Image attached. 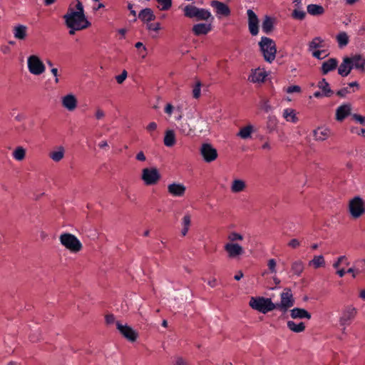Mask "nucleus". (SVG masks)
Listing matches in <instances>:
<instances>
[{
	"mask_svg": "<svg viewBox=\"0 0 365 365\" xmlns=\"http://www.w3.org/2000/svg\"><path fill=\"white\" fill-rule=\"evenodd\" d=\"M349 211L351 216L357 219L365 213V202L359 196H355L349 200Z\"/></svg>",
	"mask_w": 365,
	"mask_h": 365,
	"instance_id": "6e6552de",
	"label": "nucleus"
},
{
	"mask_svg": "<svg viewBox=\"0 0 365 365\" xmlns=\"http://www.w3.org/2000/svg\"><path fill=\"white\" fill-rule=\"evenodd\" d=\"M163 142L167 147H172L175 145V135L173 130H169L165 132Z\"/></svg>",
	"mask_w": 365,
	"mask_h": 365,
	"instance_id": "f704fd0d",
	"label": "nucleus"
},
{
	"mask_svg": "<svg viewBox=\"0 0 365 365\" xmlns=\"http://www.w3.org/2000/svg\"><path fill=\"white\" fill-rule=\"evenodd\" d=\"M352 118L358 123H359L361 125L365 124V117L363 115L354 113L352 115Z\"/></svg>",
	"mask_w": 365,
	"mask_h": 365,
	"instance_id": "13d9d810",
	"label": "nucleus"
},
{
	"mask_svg": "<svg viewBox=\"0 0 365 365\" xmlns=\"http://www.w3.org/2000/svg\"><path fill=\"white\" fill-rule=\"evenodd\" d=\"M128 76V73L125 70H123L122 73L115 76V79L118 83L121 84L124 82V81L126 79Z\"/></svg>",
	"mask_w": 365,
	"mask_h": 365,
	"instance_id": "603ef678",
	"label": "nucleus"
},
{
	"mask_svg": "<svg viewBox=\"0 0 365 365\" xmlns=\"http://www.w3.org/2000/svg\"><path fill=\"white\" fill-rule=\"evenodd\" d=\"M259 107L265 113H269L272 110V107L269 103V101L265 98H263L260 101Z\"/></svg>",
	"mask_w": 365,
	"mask_h": 365,
	"instance_id": "49530a36",
	"label": "nucleus"
},
{
	"mask_svg": "<svg viewBox=\"0 0 365 365\" xmlns=\"http://www.w3.org/2000/svg\"><path fill=\"white\" fill-rule=\"evenodd\" d=\"M186 191V187L179 182H173L168 185V193L175 197H181L184 196Z\"/></svg>",
	"mask_w": 365,
	"mask_h": 365,
	"instance_id": "dca6fc26",
	"label": "nucleus"
},
{
	"mask_svg": "<svg viewBox=\"0 0 365 365\" xmlns=\"http://www.w3.org/2000/svg\"><path fill=\"white\" fill-rule=\"evenodd\" d=\"M351 61L349 57H344L341 64L337 66L338 74L341 77H346L349 76L352 70Z\"/></svg>",
	"mask_w": 365,
	"mask_h": 365,
	"instance_id": "aec40b11",
	"label": "nucleus"
},
{
	"mask_svg": "<svg viewBox=\"0 0 365 365\" xmlns=\"http://www.w3.org/2000/svg\"><path fill=\"white\" fill-rule=\"evenodd\" d=\"M247 14L248 16L249 31L252 36H256L259 32L258 17L252 9H248L247 11Z\"/></svg>",
	"mask_w": 365,
	"mask_h": 365,
	"instance_id": "4468645a",
	"label": "nucleus"
},
{
	"mask_svg": "<svg viewBox=\"0 0 365 365\" xmlns=\"http://www.w3.org/2000/svg\"><path fill=\"white\" fill-rule=\"evenodd\" d=\"M260 50L266 61L272 63L276 57L277 48L274 41L270 38L263 36L259 42Z\"/></svg>",
	"mask_w": 365,
	"mask_h": 365,
	"instance_id": "f03ea898",
	"label": "nucleus"
},
{
	"mask_svg": "<svg viewBox=\"0 0 365 365\" xmlns=\"http://www.w3.org/2000/svg\"><path fill=\"white\" fill-rule=\"evenodd\" d=\"M212 30L210 24L200 23L192 26V31L196 36L205 35Z\"/></svg>",
	"mask_w": 365,
	"mask_h": 365,
	"instance_id": "5701e85b",
	"label": "nucleus"
},
{
	"mask_svg": "<svg viewBox=\"0 0 365 365\" xmlns=\"http://www.w3.org/2000/svg\"><path fill=\"white\" fill-rule=\"evenodd\" d=\"M276 308L282 313H286L287 310L294 306V299L291 289L285 288L280 294V302L274 303Z\"/></svg>",
	"mask_w": 365,
	"mask_h": 365,
	"instance_id": "0eeeda50",
	"label": "nucleus"
},
{
	"mask_svg": "<svg viewBox=\"0 0 365 365\" xmlns=\"http://www.w3.org/2000/svg\"><path fill=\"white\" fill-rule=\"evenodd\" d=\"M160 177V174L156 168H146L142 170L141 179L146 185L157 184Z\"/></svg>",
	"mask_w": 365,
	"mask_h": 365,
	"instance_id": "9d476101",
	"label": "nucleus"
},
{
	"mask_svg": "<svg viewBox=\"0 0 365 365\" xmlns=\"http://www.w3.org/2000/svg\"><path fill=\"white\" fill-rule=\"evenodd\" d=\"M95 117L97 120H101L103 118L105 117L104 111L101 108H98L96 111Z\"/></svg>",
	"mask_w": 365,
	"mask_h": 365,
	"instance_id": "bf43d9fd",
	"label": "nucleus"
},
{
	"mask_svg": "<svg viewBox=\"0 0 365 365\" xmlns=\"http://www.w3.org/2000/svg\"><path fill=\"white\" fill-rule=\"evenodd\" d=\"M301 91V88L299 86H289L286 89V92L288 93H299Z\"/></svg>",
	"mask_w": 365,
	"mask_h": 365,
	"instance_id": "4d7b16f0",
	"label": "nucleus"
},
{
	"mask_svg": "<svg viewBox=\"0 0 365 365\" xmlns=\"http://www.w3.org/2000/svg\"><path fill=\"white\" fill-rule=\"evenodd\" d=\"M224 250L230 259L237 258L245 253L244 248L238 243L227 242L224 245Z\"/></svg>",
	"mask_w": 365,
	"mask_h": 365,
	"instance_id": "f8f14e48",
	"label": "nucleus"
},
{
	"mask_svg": "<svg viewBox=\"0 0 365 365\" xmlns=\"http://www.w3.org/2000/svg\"><path fill=\"white\" fill-rule=\"evenodd\" d=\"M65 149L63 146H58L53 150L49 153V158L54 162H60L64 157Z\"/></svg>",
	"mask_w": 365,
	"mask_h": 365,
	"instance_id": "cd10ccee",
	"label": "nucleus"
},
{
	"mask_svg": "<svg viewBox=\"0 0 365 365\" xmlns=\"http://www.w3.org/2000/svg\"><path fill=\"white\" fill-rule=\"evenodd\" d=\"M344 263L346 265H349V262L345 256H340L337 260L333 264V267L337 269L341 264Z\"/></svg>",
	"mask_w": 365,
	"mask_h": 365,
	"instance_id": "3c124183",
	"label": "nucleus"
},
{
	"mask_svg": "<svg viewBox=\"0 0 365 365\" xmlns=\"http://www.w3.org/2000/svg\"><path fill=\"white\" fill-rule=\"evenodd\" d=\"M106 322L108 324H111L115 322V317L113 314H107L106 316Z\"/></svg>",
	"mask_w": 365,
	"mask_h": 365,
	"instance_id": "0e129e2a",
	"label": "nucleus"
},
{
	"mask_svg": "<svg viewBox=\"0 0 365 365\" xmlns=\"http://www.w3.org/2000/svg\"><path fill=\"white\" fill-rule=\"evenodd\" d=\"M304 269V264L300 260L297 259L292 262L291 272L293 275L300 277Z\"/></svg>",
	"mask_w": 365,
	"mask_h": 365,
	"instance_id": "c756f323",
	"label": "nucleus"
},
{
	"mask_svg": "<svg viewBox=\"0 0 365 365\" xmlns=\"http://www.w3.org/2000/svg\"><path fill=\"white\" fill-rule=\"evenodd\" d=\"M173 111V106L170 103H168L165 108V112L170 115Z\"/></svg>",
	"mask_w": 365,
	"mask_h": 365,
	"instance_id": "338daca9",
	"label": "nucleus"
},
{
	"mask_svg": "<svg viewBox=\"0 0 365 365\" xmlns=\"http://www.w3.org/2000/svg\"><path fill=\"white\" fill-rule=\"evenodd\" d=\"M51 72L52 73V75L54 77V81L56 83H58L59 82V78H58V69L56 68H52L51 69Z\"/></svg>",
	"mask_w": 365,
	"mask_h": 365,
	"instance_id": "680f3d73",
	"label": "nucleus"
},
{
	"mask_svg": "<svg viewBox=\"0 0 365 365\" xmlns=\"http://www.w3.org/2000/svg\"><path fill=\"white\" fill-rule=\"evenodd\" d=\"M283 118L287 122H292L296 123L298 121L295 110L292 108H286L283 110Z\"/></svg>",
	"mask_w": 365,
	"mask_h": 365,
	"instance_id": "2f4dec72",
	"label": "nucleus"
},
{
	"mask_svg": "<svg viewBox=\"0 0 365 365\" xmlns=\"http://www.w3.org/2000/svg\"><path fill=\"white\" fill-rule=\"evenodd\" d=\"M147 28L150 31H158L160 29V24L158 22L148 24Z\"/></svg>",
	"mask_w": 365,
	"mask_h": 365,
	"instance_id": "6e6d98bb",
	"label": "nucleus"
},
{
	"mask_svg": "<svg viewBox=\"0 0 365 365\" xmlns=\"http://www.w3.org/2000/svg\"><path fill=\"white\" fill-rule=\"evenodd\" d=\"M357 315V309L353 305L345 306L340 314L339 323L343 327L342 331L344 333L346 328L349 326Z\"/></svg>",
	"mask_w": 365,
	"mask_h": 365,
	"instance_id": "39448f33",
	"label": "nucleus"
},
{
	"mask_svg": "<svg viewBox=\"0 0 365 365\" xmlns=\"http://www.w3.org/2000/svg\"><path fill=\"white\" fill-rule=\"evenodd\" d=\"M200 154L204 160L207 163H211L217 158V150L210 143H203L200 148Z\"/></svg>",
	"mask_w": 365,
	"mask_h": 365,
	"instance_id": "9b49d317",
	"label": "nucleus"
},
{
	"mask_svg": "<svg viewBox=\"0 0 365 365\" xmlns=\"http://www.w3.org/2000/svg\"><path fill=\"white\" fill-rule=\"evenodd\" d=\"M61 104L67 110L72 112L77 108L78 101L73 94L69 93L61 98Z\"/></svg>",
	"mask_w": 365,
	"mask_h": 365,
	"instance_id": "2eb2a0df",
	"label": "nucleus"
},
{
	"mask_svg": "<svg viewBox=\"0 0 365 365\" xmlns=\"http://www.w3.org/2000/svg\"><path fill=\"white\" fill-rule=\"evenodd\" d=\"M116 328L120 333L128 341H135L138 337V333L130 326L122 324L120 322H116Z\"/></svg>",
	"mask_w": 365,
	"mask_h": 365,
	"instance_id": "ddd939ff",
	"label": "nucleus"
},
{
	"mask_svg": "<svg viewBox=\"0 0 365 365\" xmlns=\"http://www.w3.org/2000/svg\"><path fill=\"white\" fill-rule=\"evenodd\" d=\"M61 244L72 253L80 252L83 245L80 240L73 234L62 233L59 237Z\"/></svg>",
	"mask_w": 365,
	"mask_h": 365,
	"instance_id": "20e7f679",
	"label": "nucleus"
},
{
	"mask_svg": "<svg viewBox=\"0 0 365 365\" xmlns=\"http://www.w3.org/2000/svg\"><path fill=\"white\" fill-rule=\"evenodd\" d=\"M191 224V216L189 213H187L184 215L182 219V229L181 230V235L182 236H185L189 230L190 226Z\"/></svg>",
	"mask_w": 365,
	"mask_h": 365,
	"instance_id": "4c0bfd02",
	"label": "nucleus"
},
{
	"mask_svg": "<svg viewBox=\"0 0 365 365\" xmlns=\"http://www.w3.org/2000/svg\"><path fill=\"white\" fill-rule=\"evenodd\" d=\"M338 60L335 58H329L322 63L321 71L323 75H327L331 71H334L338 66Z\"/></svg>",
	"mask_w": 365,
	"mask_h": 365,
	"instance_id": "412c9836",
	"label": "nucleus"
},
{
	"mask_svg": "<svg viewBox=\"0 0 365 365\" xmlns=\"http://www.w3.org/2000/svg\"><path fill=\"white\" fill-rule=\"evenodd\" d=\"M0 51L4 54H9L11 53V48L8 45H2L0 47Z\"/></svg>",
	"mask_w": 365,
	"mask_h": 365,
	"instance_id": "e2e57ef3",
	"label": "nucleus"
},
{
	"mask_svg": "<svg viewBox=\"0 0 365 365\" xmlns=\"http://www.w3.org/2000/svg\"><path fill=\"white\" fill-rule=\"evenodd\" d=\"M157 128V124L155 122L150 123L147 126V130L149 132L155 130Z\"/></svg>",
	"mask_w": 365,
	"mask_h": 365,
	"instance_id": "69168bd1",
	"label": "nucleus"
},
{
	"mask_svg": "<svg viewBox=\"0 0 365 365\" xmlns=\"http://www.w3.org/2000/svg\"><path fill=\"white\" fill-rule=\"evenodd\" d=\"M300 241L296 238L292 239L288 243V246L292 249L298 248L300 246Z\"/></svg>",
	"mask_w": 365,
	"mask_h": 365,
	"instance_id": "5fc2aeb1",
	"label": "nucleus"
},
{
	"mask_svg": "<svg viewBox=\"0 0 365 365\" xmlns=\"http://www.w3.org/2000/svg\"><path fill=\"white\" fill-rule=\"evenodd\" d=\"M351 105L350 103H344L339 106L336 110V120L337 121L344 120L351 114Z\"/></svg>",
	"mask_w": 365,
	"mask_h": 365,
	"instance_id": "6ab92c4d",
	"label": "nucleus"
},
{
	"mask_svg": "<svg viewBox=\"0 0 365 365\" xmlns=\"http://www.w3.org/2000/svg\"><path fill=\"white\" fill-rule=\"evenodd\" d=\"M66 26L69 29V34H75L76 31L85 29L91 26L87 19L82 3L75 0L68 8L67 13L63 16Z\"/></svg>",
	"mask_w": 365,
	"mask_h": 365,
	"instance_id": "f257e3e1",
	"label": "nucleus"
},
{
	"mask_svg": "<svg viewBox=\"0 0 365 365\" xmlns=\"http://www.w3.org/2000/svg\"><path fill=\"white\" fill-rule=\"evenodd\" d=\"M28 28L22 24H17L14 26L12 32L15 38L24 41L27 37Z\"/></svg>",
	"mask_w": 365,
	"mask_h": 365,
	"instance_id": "4be33fe9",
	"label": "nucleus"
},
{
	"mask_svg": "<svg viewBox=\"0 0 365 365\" xmlns=\"http://www.w3.org/2000/svg\"><path fill=\"white\" fill-rule=\"evenodd\" d=\"M210 5L215 9L217 15L228 16L230 14L229 6L223 2L214 0L211 1Z\"/></svg>",
	"mask_w": 365,
	"mask_h": 365,
	"instance_id": "a211bd4d",
	"label": "nucleus"
},
{
	"mask_svg": "<svg viewBox=\"0 0 365 365\" xmlns=\"http://www.w3.org/2000/svg\"><path fill=\"white\" fill-rule=\"evenodd\" d=\"M175 365H187V364L182 358L178 357L175 360Z\"/></svg>",
	"mask_w": 365,
	"mask_h": 365,
	"instance_id": "774afa93",
	"label": "nucleus"
},
{
	"mask_svg": "<svg viewBox=\"0 0 365 365\" xmlns=\"http://www.w3.org/2000/svg\"><path fill=\"white\" fill-rule=\"evenodd\" d=\"M185 16L190 19L195 18L198 21H206L211 17V13L205 9L197 8L192 4H188L183 9Z\"/></svg>",
	"mask_w": 365,
	"mask_h": 365,
	"instance_id": "423d86ee",
	"label": "nucleus"
},
{
	"mask_svg": "<svg viewBox=\"0 0 365 365\" xmlns=\"http://www.w3.org/2000/svg\"><path fill=\"white\" fill-rule=\"evenodd\" d=\"M290 315L292 319H311V314L304 309L294 308L290 311Z\"/></svg>",
	"mask_w": 365,
	"mask_h": 365,
	"instance_id": "bb28decb",
	"label": "nucleus"
},
{
	"mask_svg": "<svg viewBox=\"0 0 365 365\" xmlns=\"http://www.w3.org/2000/svg\"><path fill=\"white\" fill-rule=\"evenodd\" d=\"M317 87L323 93L324 97H331L334 93V91L331 90L329 83L325 78H322L318 82Z\"/></svg>",
	"mask_w": 365,
	"mask_h": 365,
	"instance_id": "a878e982",
	"label": "nucleus"
},
{
	"mask_svg": "<svg viewBox=\"0 0 365 365\" xmlns=\"http://www.w3.org/2000/svg\"><path fill=\"white\" fill-rule=\"evenodd\" d=\"M273 19L269 16H265L262 24V31L266 34H269L273 29Z\"/></svg>",
	"mask_w": 365,
	"mask_h": 365,
	"instance_id": "c9c22d12",
	"label": "nucleus"
},
{
	"mask_svg": "<svg viewBox=\"0 0 365 365\" xmlns=\"http://www.w3.org/2000/svg\"><path fill=\"white\" fill-rule=\"evenodd\" d=\"M254 130V127L252 125H248L242 128L237 133V136L242 139H247L251 137V134Z\"/></svg>",
	"mask_w": 365,
	"mask_h": 365,
	"instance_id": "58836bf2",
	"label": "nucleus"
},
{
	"mask_svg": "<svg viewBox=\"0 0 365 365\" xmlns=\"http://www.w3.org/2000/svg\"><path fill=\"white\" fill-rule=\"evenodd\" d=\"M330 135L331 131L327 128L319 127L314 130V140L317 141H324L327 140Z\"/></svg>",
	"mask_w": 365,
	"mask_h": 365,
	"instance_id": "b1692460",
	"label": "nucleus"
},
{
	"mask_svg": "<svg viewBox=\"0 0 365 365\" xmlns=\"http://www.w3.org/2000/svg\"><path fill=\"white\" fill-rule=\"evenodd\" d=\"M268 272H264L263 275L266 274H276L277 273V262L274 259H269L267 262Z\"/></svg>",
	"mask_w": 365,
	"mask_h": 365,
	"instance_id": "c03bdc74",
	"label": "nucleus"
},
{
	"mask_svg": "<svg viewBox=\"0 0 365 365\" xmlns=\"http://www.w3.org/2000/svg\"><path fill=\"white\" fill-rule=\"evenodd\" d=\"M200 92H201V83L200 81H197L193 89H192V96L195 98H198L200 96Z\"/></svg>",
	"mask_w": 365,
	"mask_h": 365,
	"instance_id": "de8ad7c7",
	"label": "nucleus"
},
{
	"mask_svg": "<svg viewBox=\"0 0 365 365\" xmlns=\"http://www.w3.org/2000/svg\"><path fill=\"white\" fill-rule=\"evenodd\" d=\"M135 159L138 160V161H140V162H145L146 160V157L143 153V151H140L138 152L136 155H135Z\"/></svg>",
	"mask_w": 365,
	"mask_h": 365,
	"instance_id": "052dcab7",
	"label": "nucleus"
},
{
	"mask_svg": "<svg viewBox=\"0 0 365 365\" xmlns=\"http://www.w3.org/2000/svg\"><path fill=\"white\" fill-rule=\"evenodd\" d=\"M138 18L144 22H150L155 20V16L151 9L145 8L140 11Z\"/></svg>",
	"mask_w": 365,
	"mask_h": 365,
	"instance_id": "c85d7f7f",
	"label": "nucleus"
},
{
	"mask_svg": "<svg viewBox=\"0 0 365 365\" xmlns=\"http://www.w3.org/2000/svg\"><path fill=\"white\" fill-rule=\"evenodd\" d=\"M287 325L289 329L295 333L302 332L305 329V324L304 322L296 324L293 321H288Z\"/></svg>",
	"mask_w": 365,
	"mask_h": 365,
	"instance_id": "72a5a7b5",
	"label": "nucleus"
},
{
	"mask_svg": "<svg viewBox=\"0 0 365 365\" xmlns=\"http://www.w3.org/2000/svg\"><path fill=\"white\" fill-rule=\"evenodd\" d=\"M27 67L30 73L40 76L46 71L43 61L37 55H31L27 58Z\"/></svg>",
	"mask_w": 365,
	"mask_h": 365,
	"instance_id": "1a4fd4ad",
	"label": "nucleus"
},
{
	"mask_svg": "<svg viewBox=\"0 0 365 365\" xmlns=\"http://www.w3.org/2000/svg\"><path fill=\"white\" fill-rule=\"evenodd\" d=\"M266 76L265 72L258 68L252 71L249 76L248 80L252 83H262L264 82Z\"/></svg>",
	"mask_w": 365,
	"mask_h": 365,
	"instance_id": "393cba45",
	"label": "nucleus"
},
{
	"mask_svg": "<svg viewBox=\"0 0 365 365\" xmlns=\"http://www.w3.org/2000/svg\"><path fill=\"white\" fill-rule=\"evenodd\" d=\"M227 239L230 241L229 242L236 243L237 241L242 240L244 237L238 232H232L228 235Z\"/></svg>",
	"mask_w": 365,
	"mask_h": 365,
	"instance_id": "a18cd8bd",
	"label": "nucleus"
},
{
	"mask_svg": "<svg viewBox=\"0 0 365 365\" xmlns=\"http://www.w3.org/2000/svg\"><path fill=\"white\" fill-rule=\"evenodd\" d=\"M249 305L253 309L262 314H267L276 308L274 303L272 302L270 298H265L263 297H251Z\"/></svg>",
	"mask_w": 365,
	"mask_h": 365,
	"instance_id": "7ed1b4c3",
	"label": "nucleus"
},
{
	"mask_svg": "<svg viewBox=\"0 0 365 365\" xmlns=\"http://www.w3.org/2000/svg\"><path fill=\"white\" fill-rule=\"evenodd\" d=\"M349 58L352 69L355 68L361 73L365 72V57L360 54H356Z\"/></svg>",
	"mask_w": 365,
	"mask_h": 365,
	"instance_id": "f3484780",
	"label": "nucleus"
},
{
	"mask_svg": "<svg viewBox=\"0 0 365 365\" xmlns=\"http://www.w3.org/2000/svg\"><path fill=\"white\" fill-rule=\"evenodd\" d=\"M158 4V8L160 11L169 10L173 4V0H155Z\"/></svg>",
	"mask_w": 365,
	"mask_h": 365,
	"instance_id": "37998d69",
	"label": "nucleus"
},
{
	"mask_svg": "<svg viewBox=\"0 0 365 365\" xmlns=\"http://www.w3.org/2000/svg\"><path fill=\"white\" fill-rule=\"evenodd\" d=\"M309 265L312 266L314 269H318L325 265V260L322 255H316L312 260L309 262Z\"/></svg>",
	"mask_w": 365,
	"mask_h": 365,
	"instance_id": "ea45409f",
	"label": "nucleus"
},
{
	"mask_svg": "<svg viewBox=\"0 0 365 365\" xmlns=\"http://www.w3.org/2000/svg\"><path fill=\"white\" fill-rule=\"evenodd\" d=\"M246 187V183L240 179H235L231 185L230 190L233 193L242 192Z\"/></svg>",
	"mask_w": 365,
	"mask_h": 365,
	"instance_id": "7c9ffc66",
	"label": "nucleus"
},
{
	"mask_svg": "<svg viewBox=\"0 0 365 365\" xmlns=\"http://www.w3.org/2000/svg\"><path fill=\"white\" fill-rule=\"evenodd\" d=\"M13 158L18 161H21L25 158L26 150L21 147H17L12 153Z\"/></svg>",
	"mask_w": 365,
	"mask_h": 365,
	"instance_id": "a19ab883",
	"label": "nucleus"
},
{
	"mask_svg": "<svg viewBox=\"0 0 365 365\" xmlns=\"http://www.w3.org/2000/svg\"><path fill=\"white\" fill-rule=\"evenodd\" d=\"M336 40L340 48L346 46L349 43V36L344 31L340 32L336 36Z\"/></svg>",
	"mask_w": 365,
	"mask_h": 365,
	"instance_id": "79ce46f5",
	"label": "nucleus"
},
{
	"mask_svg": "<svg viewBox=\"0 0 365 365\" xmlns=\"http://www.w3.org/2000/svg\"><path fill=\"white\" fill-rule=\"evenodd\" d=\"M307 12L312 16L322 15L324 13V9L319 4H311L307 7Z\"/></svg>",
	"mask_w": 365,
	"mask_h": 365,
	"instance_id": "473e14b6",
	"label": "nucleus"
},
{
	"mask_svg": "<svg viewBox=\"0 0 365 365\" xmlns=\"http://www.w3.org/2000/svg\"><path fill=\"white\" fill-rule=\"evenodd\" d=\"M351 91L349 87H344L336 91V94L340 98H346L348 94H350Z\"/></svg>",
	"mask_w": 365,
	"mask_h": 365,
	"instance_id": "8fccbe9b",
	"label": "nucleus"
},
{
	"mask_svg": "<svg viewBox=\"0 0 365 365\" xmlns=\"http://www.w3.org/2000/svg\"><path fill=\"white\" fill-rule=\"evenodd\" d=\"M324 40L320 37H315L312 39V41L309 43V48L308 50L310 52H313V51L319 50V48H321L323 47Z\"/></svg>",
	"mask_w": 365,
	"mask_h": 365,
	"instance_id": "e433bc0d",
	"label": "nucleus"
},
{
	"mask_svg": "<svg viewBox=\"0 0 365 365\" xmlns=\"http://www.w3.org/2000/svg\"><path fill=\"white\" fill-rule=\"evenodd\" d=\"M306 14L303 10L294 9L292 12V17L296 19L303 20Z\"/></svg>",
	"mask_w": 365,
	"mask_h": 365,
	"instance_id": "09e8293b",
	"label": "nucleus"
},
{
	"mask_svg": "<svg viewBox=\"0 0 365 365\" xmlns=\"http://www.w3.org/2000/svg\"><path fill=\"white\" fill-rule=\"evenodd\" d=\"M324 52L325 51L324 50H317L313 51V52H312V54L313 57L317 59H323L327 56V54H324V56H322V54L324 53Z\"/></svg>",
	"mask_w": 365,
	"mask_h": 365,
	"instance_id": "864d4df0",
	"label": "nucleus"
}]
</instances>
